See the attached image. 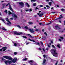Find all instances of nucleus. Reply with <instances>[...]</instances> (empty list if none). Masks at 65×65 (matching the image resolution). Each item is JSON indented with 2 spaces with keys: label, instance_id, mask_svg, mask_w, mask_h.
<instances>
[{
  "label": "nucleus",
  "instance_id": "nucleus-1",
  "mask_svg": "<svg viewBox=\"0 0 65 65\" xmlns=\"http://www.w3.org/2000/svg\"><path fill=\"white\" fill-rule=\"evenodd\" d=\"M14 34H16V35H20L21 34H23L24 35H26V34L25 33H24L23 34V32H20L19 33H18V32L16 31H14Z\"/></svg>",
  "mask_w": 65,
  "mask_h": 65
},
{
  "label": "nucleus",
  "instance_id": "nucleus-2",
  "mask_svg": "<svg viewBox=\"0 0 65 65\" xmlns=\"http://www.w3.org/2000/svg\"><path fill=\"white\" fill-rule=\"evenodd\" d=\"M9 15H10V14H12V17H14V18H18V17L17 16V15H16L14 13H11V12H10V11H9Z\"/></svg>",
  "mask_w": 65,
  "mask_h": 65
},
{
  "label": "nucleus",
  "instance_id": "nucleus-3",
  "mask_svg": "<svg viewBox=\"0 0 65 65\" xmlns=\"http://www.w3.org/2000/svg\"><path fill=\"white\" fill-rule=\"evenodd\" d=\"M3 57L7 59H9V60L10 61H12V60H13V59H12V58L9 57L8 56H3Z\"/></svg>",
  "mask_w": 65,
  "mask_h": 65
},
{
  "label": "nucleus",
  "instance_id": "nucleus-4",
  "mask_svg": "<svg viewBox=\"0 0 65 65\" xmlns=\"http://www.w3.org/2000/svg\"><path fill=\"white\" fill-rule=\"evenodd\" d=\"M9 5V9H10V10H11V11H12V12H13V9H12L11 8V5H10L9 3H8V4L7 5H6V6H7L8 5Z\"/></svg>",
  "mask_w": 65,
  "mask_h": 65
},
{
  "label": "nucleus",
  "instance_id": "nucleus-5",
  "mask_svg": "<svg viewBox=\"0 0 65 65\" xmlns=\"http://www.w3.org/2000/svg\"><path fill=\"white\" fill-rule=\"evenodd\" d=\"M56 50H55L54 49H52L50 51V52L52 55L56 53Z\"/></svg>",
  "mask_w": 65,
  "mask_h": 65
},
{
  "label": "nucleus",
  "instance_id": "nucleus-6",
  "mask_svg": "<svg viewBox=\"0 0 65 65\" xmlns=\"http://www.w3.org/2000/svg\"><path fill=\"white\" fill-rule=\"evenodd\" d=\"M19 4L22 6V7L21 8L24 7L25 4L24 3H23V2H20L19 3Z\"/></svg>",
  "mask_w": 65,
  "mask_h": 65
},
{
  "label": "nucleus",
  "instance_id": "nucleus-7",
  "mask_svg": "<svg viewBox=\"0 0 65 65\" xmlns=\"http://www.w3.org/2000/svg\"><path fill=\"white\" fill-rule=\"evenodd\" d=\"M6 21H7L8 22V23H7V24L8 25H9L10 24H11V23L10 22V21H9V19H8V18H7L6 19Z\"/></svg>",
  "mask_w": 65,
  "mask_h": 65
},
{
  "label": "nucleus",
  "instance_id": "nucleus-8",
  "mask_svg": "<svg viewBox=\"0 0 65 65\" xmlns=\"http://www.w3.org/2000/svg\"><path fill=\"white\" fill-rule=\"evenodd\" d=\"M17 60H18V59H17V58H15L14 59H13L12 60V62H13V63H15V62H16L17 61Z\"/></svg>",
  "mask_w": 65,
  "mask_h": 65
},
{
  "label": "nucleus",
  "instance_id": "nucleus-9",
  "mask_svg": "<svg viewBox=\"0 0 65 65\" xmlns=\"http://www.w3.org/2000/svg\"><path fill=\"white\" fill-rule=\"evenodd\" d=\"M29 31H30V32L31 33H35V32L34 31V30H33V29H32L31 28H30L29 29Z\"/></svg>",
  "mask_w": 65,
  "mask_h": 65
},
{
  "label": "nucleus",
  "instance_id": "nucleus-10",
  "mask_svg": "<svg viewBox=\"0 0 65 65\" xmlns=\"http://www.w3.org/2000/svg\"><path fill=\"white\" fill-rule=\"evenodd\" d=\"M7 47H3L2 48V49H4L3 50V52H5V51H6V49H7Z\"/></svg>",
  "mask_w": 65,
  "mask_h": 65
},
{
  "label": "nucleus",
  "instance_id": "nucleus-11",
  "mask_svg": "<svg viewBox=\"0 0 65 65\" xmlns=\"http://www.w3.org/2000/svg\"><path fill=\"white\" fill-rule=\"evenodd\" d=\"M55 27L56 29H58V30H59V29H61L60 27H59V26H58V25H56L55 26Z\"/></svg>",
  "mask_w": 65,
  "mask_h": 65
},
{
  "label": "nucleus",
  "instance_id": "nucleus-12",
  "mask_svg": "<svg viewBox=\"0 0 65 65\" xmlns=\"http://www.w3.org/2000/svg\"><path fill=\"white\" fill-rule=\"evenodd\" d=\"M46 60L44 59L43 60V62L42 63L43 65H45V62H46Z\"/></svg>",
  "mask_w": 65,
  "mask_h": 65
},
{
  "label": "nucleus",
  "instance_id": "nucleus-13",
  "mask_svg": "<svg viewBox=\"0 0 65 65\" xmlns=\"http://www.w3.org/2000/svg\"><path fill=\"white\" fill-rule=\"evenodd\" d=\"M27 34V35H28L29 37H31V38H34L35 37L34 36L33 37H32V36L31 35H30V34Z\"/></svg>",
  "mask_w": 65,
  "mask_h": 65
},
{
  "label": "nucleus",
  "instance_id": "nucleus-14",
  "mask_svg": "<svg viewBox=\"0 0 65 65\" xmlns=\"http://www.w3.org/2000/svg\"><path fill=\"white\" fill-rule=\"evenodd\" d=\"M28 40H30V41H33V42H36L35 41V40H31V39L30 38H29Z\"/></svg>",
  "mask_w": 65,
  "mask_h": 65
},
{
  "label": "nucleus",
  "instance_id": "nucleus-15",
  "mask_svg": "<svg viewBox=\"0 0 65 65\" xmlns=\"http://www.w3.org/2000/svg\"><path fill=\"white\" fill-rule=\"evenodd\" d=\"M57 47L59 48H61L60 45L59 44L58 45H57Z\"/></svg>",
  "mask_w": 65,
  "mask_h": 65
},
{
  "label": "nucleus",
  "instance_id": "nucleus-16",
  "mask_svg": "<svg viewBox=\"0 0 65 65\" xmlns=\"http://www.w3.org/2000/svg\"><path fill=\"white\" fill-rule=\"evenodd\" d=\"M5 63L6 64V65H8V64H7V63H8V60L5 61Z\"/></svg>",
  "mask_w": 65,
  "mask_h": 65
},
{
  "label": "nucleus",
  "instance_id": "nucleus-17",
  "mask_svg": "<svg viewBox=\"0 0 65 65\" xmlns=\"http://www.w3.org/2000/svg\"><path fill=\"white\" fill-rule=\"evenodd\" d=\"M56 54H57V53H54V54H53L52 55H53V56H54V57H57V56L56 55Z\"/></svg>",
  "mask_w": 65,
  "mask_h": 65
},
{
  "label": "nucleus",
  "instance_id": "nucleus-18",
  "mask_svg": "<svg viewBox=\"0 0 65 65\" xmlns=\"http://www.w3.org/2000/svg\"><path fill=\"white\" fill-rule=\"evenodd\" d=\"M62 14L60 15V17H59L58 19H61V18H63V17L62 16Z\"/></svg>",
  "mask_w": 65,
  "mask_h": 65
},
{
  "label": "nucleus",
  "instance_id": "nucleus-19",
  "mask_svg": "<svg viewBox=\"0 0 65 65\" xmlns=\"http://www.w3.org/2000/svg\"><path fill=\"white\" fill-rule=\"evenodd\" d=\"M33 61L32 60H30L28 62V63H30V64H31V63H33Z\"/></svg>",
  "mask_w": 65,
  "mask_h": 65
},
{
  "label": "nucleus",
  "instance_id": "nucleus-20",
  "mask_svg": "<svg viewBox=\"0 0 65 65\" xmlns=\"http://www.w3.org/2000/svg\"><path fill=\"white\" fill-rule=\"evenodd\" d=\"M43 15V13H41L40 14V15H39V16L40 17H41V16L42 15Z\"/></svg>",
  "mask_w": 65,
  "mask_h": 65
},
{
  "label": "nucleus",
  "instance_id": "nucleus-21",
  "mask_svg": "<svg viewBox=\"0 0 65 65\" xmlns=\"http://www.w3.org/2000/svg\"><path fill=\"white\" fill-rule=\"evenodd\" d=\"M61 11H63L64 12V11H65V9L63 8L61 9Z\"/></svg>",
  "mask_w": 65,
  "mask_h": 65
},
{
  "label": "nucleus",
  "instance_id": "nucleus-22",
  "mask_svg": "<svg viewBox=\"0 0 65 65\" xmlns=\"http://www.w3.org/2000/svg\"><path fill=\"white\" fill-rule=\"evenodd\" d=\"M2 29L3 30H4V31H7V29H6L3 28H2Z\"/></svg>",
  "mask_w": 65,
  "mask_h": 65
},
{
  "label": "nucleus",
  "instance_id": "nucleus-23",
  "mask_svg": "<svg viewBox=\"0 0 65 65\" xmlns=\"http://www.w3.org/2000/svg\"><path fill=\"white\" fill-rule=\"evenodd\" d=\"M26 5H27V7H30V5L29 4L26 3Z\"/></svg>",
  "mask_w": 65,
  "mask_h": 65
},
{
  "label": "nucleus",
  "instance_id": "nucleus-24",
  "mask_svg": "<svg viewBox=\"0 0 65 65\" xmlns=\"http://www.w3.org/2000/svg\"><path fill=\"white\" fill-rule=\"evenodd\" d=\"M22 37L24 38H25V39H27V37L26 36H23Z\"/></svg>",
  "mask_w": 65,
  "mask_h": 65
},
{
  "label": "nucleus",
  "instance_id": "nucleus-25",
  "mask_svg": "<svg viewBox=\"0 0 65 65\" xmlns=\"http://www.w3.org/2000/svg\"><path fill=\"white\" fill-rule=\"evenodd\" d=\"M11 63H12V61L8 60V63H9V64H11Z\"/></svg>",
  "mask_w": 65,
  "mask_h": 65
},
{
  "label": "nucleus",
  "instance_id": "nucleus-26",
  "mask_svg": "<svg viewBox=\"0 0 65 65\" xmlns=\"http://www.w3.org/2000/svg\"><path fill=\"white\" fill-rule=\"evenodd\" d=\"M52 2H50L48 3L49 4L50 6H51V5H52Z\"/></svg>",
  "mask_w": 65,
  "mask_h": 65
},
{
  "label": "nucleus",
  "instance_id": "nucleus-27",
  "mask_svg": "<svg viewBox=\"0 0 65 65\" xmlns=\"http://www.w3.org/2000/svg\"><path fill=\"white\" fill-rule=\"evenodd\" d=\"M28 23L30 25H32V24H33V23L31 22H29Z\"/></svg>",
  "mask_w": 65,
  "mask_h": 65
},
{
  "label": "nucleus",
  "instance_id": "nucleus-28",
  "mask_svg": "<svg viewBox=\"0 0 65 65\" xmlns=\"http://www.w3.org/2000/svg\"><path fill=\"white\" fill-rule=\"evenodd\" d=\"M4 12H5V13H7V10H5Z\"/></svg>",
  "mask_w": 65,
  "mask_h": 65
},
{
  "label": "nucleus",
  "instance_id": "nucleus-29",
  "mask_svg": "<svg viewBox=\"0 0 65 65\" xmlns=\"http://www.w3.org/2000/svg\"><path fill=\"white\" fill-rule=\"evenodd\" d=\"M52 22H50L49 23H47L46 24V25H50V24H51Z\"/></svg>",
  "mask_w": 65,
  "mask_h": 65
},
{
  "label": "nucleus",
  "instance_id": "nucleus-30",
  "mask_svg": "<svg viewBox=\"0 0 65 65\" xmlns=\"http://www.w3.org/2000/svg\"><path fill=\"white\" fill-rule=\"evenodd\" d=\"M35 44H36V45H40V44H39V43L38 42L37 43V44L36 43Z\"/></svg>",
  "mask_w": 65,
  "mask_h": 65
},
{
  "label": "nucleus",
  "instance_id": "nucleus-31",
  "mask_svg": "<svg viewBox=\"0 0 65 65\" xmlns=\"http://www.w3.org/2000/svg\"><path fill=\"white\" fill-rule=\"evenodd\" d=\"M36 5V3H35L33 4V5L34 6H35Z\"/></svg>",
  "mask_w": 65,
  "mask_h": 65
},
{
  "label": "nucleus",
  "instance_id": "nucleus-32",
  "mask_svg": "<svg viewBox=\"0 0 65 65\" xmlns=\"http://www.w3.org/2000/svg\"><path fill=\"white\" fill-rule=\"evenodd\" d=\"M40 42V43H41V44L42 45H43V43L42 42V41H41Z\"/></svg>",
  "mask_w": 65,
  "mask_h": 65
},
{
  "label": "nucleus",
  "instance_id": "nucleus-33",
  "mask_svg": "<svg viewBox=\"0 0 65 65\" xmlns=\"http://www.w3.org/2000/svg\"><path fill=\"white\" fill-rule=\"evenodd\" d=\"M27 59H28L27 58H25L23 59V60H24V61H27Z\"/></svg>",
  "mask_w": 65,
  "mask_h": 65
},
{
  "label": "nucleus",
  "instance_id": "nucleus-34",
  "mask_svg": "<svg viewBox=\"0 0 65 65\" xmlns=\"http://www.w3.org/2000/svg\"><path fill=\"white\" fill-rule=\"evenodd\" d=\"M14 46H16L17 45V43H14Z\"/></svg>",
  "mask_w": 65,
  "mask_h": 65
},
{
  "label": "nucleus",
  "instance_id": "nucleus-35",
  "mask_svg": "<svg viewBox=\"0 0 65 65\" xmlns=\"http://www.w3.org/2000/svg\"><path fill=\"white\" fill-rule=\"evenodd\" d=\"M46 7H47V8H50V7L48 5H46Z\"/></svg>",
  "mask_w": 65,
  "mask_h": 65
},
{
  "label": "nucleus",
  "instance_id": "nucleus-36",
  "mask_svg": "<svg viewBox=\"0 0 65 65\" xmlns=\"http://www.w3.org/2000/svg\"><path fill=\"white\" fill-rule=\"evenodd\" d=\"M56 63L55 64V65H57V64H58V61H56Z\"/></svg>",
  "mask_w": 65,
  "mask_h": 65
},
{
  "label": "nucleus",
  "instance_id": "nucleus-37",
  "mask_svg": "<svg viewBox=\"0 0 65 65\" xmlns=\"http://www.w3.org/2000/svg\"><path fill=\"white\" fill-rule=\"evenodd\" d=\"M60 38L62 39H64V38L62 37H60Z\"/></svg>",
  "mask_w": 65,
  "mask_h": 65
},
{
  "label": "nucleus",
  "instance_id": "nucleus-38",
  "mask_svg": "<svg viewBox=\"0 0 65 65\" xmlns=\"http://www.w3.org/2000/svg\"><path fill=\"white\" fill-rule=\"evenodd\" d=\"M52 46L53 47V48H56L53 45H52Z\"/></svg>",
  "mask_w": 65,
  "mask_h": 65
},
{
  "label": "nucleus",
  "instance_id": "nucleus-39",
  "mask_svg": "<svg viewBox=\"0 0 65 65\" xmlns=\"http://www.w3.org/2000/svg\"><path fill=\"white\" fill-rule=\"evenodd\" d=\"M44 34H45V35H46V36H47V34H46V32H44Z\"/></svg>",
  "mask_w": 65,
  "mask_h": 65
},
{
  "label": "nucleus",
  "instance_id": "nucleus-40",
  "mask_svg": "<svg viewBox=\"0 0 65 65\" xmlns=\"http://www.w3.org/2000/svg\"><path fill=\"white\" fill-rule=\"evenodd\" d=\"M14 54L15 55H16L17 54V52H15L14 53Z\"/></svg>",
  "mask_w": 65,
  "mask_h": 65
},
{
  "label": "nucleus",
  "instance_id": "nucleus-41",
  "mask_svg": "<svg viewBox=\"0 0 65 65\" xmlns=\"http://www.w3.org/2000/svg\"><path fill=\"white\" fill-rule=\"evenodd\" d=\"M24 28L25 29H28V27H27V26H25V27H24Z\"/></svg>",
  "mask_w": 65,
  "mask_h": 65
},
{
  "label": "nucleus",
  "instance_id": "nucleus-42",
  "mask_svg": "<svg viewBox=\"0 0 65 65\" xmlns=\"http://www.w3.org/2000/svg\"><path fill=\"white\" fill-rule=\"evenodd\" d=\"M31 2H32L33 1V2H35V1H36V0H31Z\"/></svg>",
  "mask_w": 65,
  "mask_h": 65
},
{
  "label": "nucleus",
  "instance_id": "nucleus-43",
  "mask_svg": "<svg viewBox=\"0 0 65 65\" xmlns=\"http://www.w3.org/2000/svg\"><path fill=\"white\" fill-rule=\"evenodd\" d=\"M1 20H2V21H3V22H4V19H1Z\"/></svg>",
  "mask_w": 65,
  "mask_h": 65
},
{
  "label": "nucleus",
  "instance_id": "nucleus-44",
  "mask_svg": "<svg viewBox=\"0 0 65 65\" xmlns=\"http://www.w3.org/2000/svg\"><path fill=\"white\" fill-rule=\"evenodd\" d=\"M51 1H52V2L53 4H54V3H55L54 2L53 0H51Z\"/></svg>",
  "mask_w": 65,
  "mask_h": 65
},
{
  "label": "nucleus",
  "instance_id": "nucleus-45",
  "mask_svg": "<svg viewBox=\"0 0 65 65\" xmlns=\"http://www.w3.org/2000/svg\"><path fill=\"white\" fill-rule=\"evenodd\" d=\"M17 27H19V28H21V26L19 25H17Z\"/></svg>",
  "mask_w": 65,
  "mask_h": 65
},
{
  "label": "nucleus",
  "instance_id": "nucleus-46",
  "mask_svg": "<svg viewBox=\"0 0 65 65\" xmlns=\"http://www.w3.org/2000/svg\"><path fill=\"white\" fill-rule=\"evenodd\" d=\"M36 22H37V23H39V21L38 20H36Z\"/></svg>",
  "mask_w": 65,
  "mask_h": 65
},
{
  "label": "nucleus",
  "instance_id": "nucleus-47",
  "mask_svg": "<svg viewBox=\"0 0 65 65\" xmlns=\"http://www.w3.org/2000/svg\"><path fill=\"white\" fill-rule=\"evenodd\" d=\"M35 31H37H37H38V30L37 29H36V30H35Z\"/></svg>",
  "mask_w": 65,
  "mask_h": 65
},
{
  "label": "nucleus",
  "instance_id": "nucleus-48",
  "mask_svg": "<svg viewBox=\"0 0 65 65\" xmlns=\"http://www.w3.org/2000/svg\"><path fill=\"white\" fill-rule=\"evenodd\" d=\"M43 56L44 58H45V57H46V56L45 55H43Z\"/></svg>",
  "mask_w": 65,
  "mask_h": 65
},
{
  "label": "nucleus",
  "instance_id": "nucleus-49",
  "mask_svg": "<svg viewBox=\"0 0 65 65\" xmlns=\"http://www.w3.org/2000/svg\"><path fill=\"white\" fill-rule=\"evenodd\" d=\"M40 7H43V5H40Z\"/></svg>",
  "mask_w": 65,
  "mask_h": 65
},
{
  "label": "nucleus",
  "instance_id": "nucleus-50",
  "mask_svg": "<svg viewBox=\"0 0 65 65\" xmlns=\"http://www.w3.org/2000/svg\"><path fill=\"white\" fill-rule=\"evenodd\" d=\"M29 43V42L27 43H26V44L27 45H28V44H29V43Z\"/></svg>",
  "mask_w": 65,
  "mask_h": 65
},
{
  "label": "nucleus",
  "instance_id": "nucleus-51",
  "mask_svg": "<svg viewBox=\"0 0 65 65\" xmlns=\"http://www.w3.org/2000/svg\"><path fill=\"white\" fill-rule=\"evenodd\" d=\"M42 50H43V51H44V52H45V50H44V48H42Z\"/></svg>",
  "mask_w": 65,
  "mask_h": 65
},
{
  "label": "nucleus",
  "instance_id": "nucleus-52",
  "mask_svg": "<svg viewBox=\"0 0 65 65\" xmlns=\"http://www.w3.org/2000/svg\"><path fill=\"white\" fill-rule=\"evenodd\" d=\"M39 9V8L37 7L35 9H36V10H37V9Z\"/></svg>",
  "mask_w": 65,
  "mask_h": 65
},
{
  "label": "nucleus",
  "instance_id": "nucleus-53",
  "mask_svg": "<svg viewBox=\"0 0 65 65\" xmlns=\"http://www.w3.org/2000/svg\"><path fill=\"white\" fill-rule=\"evenodd\" d=\"M52 13H55V12H51Z\"/></svg>",
  "mask_w": 65,
  "mask_h": 65
},
{
  "label": "nucleus",
  "instance_id": "nucleus-54",
  "mask_svg": "<svg viewBox=\"0 0 65 65\" xmlns=\"http://www.w3.org/2000/svg\"><path fill=\"white\" fill-rule=\"evenodd\" d=\"M25 11H29V9H28L26 10H25Z\"/></svg>",
  "mask_w": 65,
  "mask_h": 65
},
{
  "label": "nucleus",
  "instance_id": "nucleus-55",
  "mask_svg": "<svg viewBox=\"0 0 65 65\" xmlns=\"http://www.w3.org/2000/svg\"><path fill=\"white\" fill-rule=\"evenodd\" d=\"M39 24L40 25V26H41L42 24L41 23H39Z\"/></svg>",
  "mask_w": 65,
  "mask_h": 65
},
{
  "label": "nucleus",
  "instance_id": "nucleus-56",
  "mask_svg": "<svg viewBox=\"0 0 65 65\" xmlns=\"http://www.w3.org/2000/svg\"><path fill=\"white\" fill-rule=\"evenodd\" d=\"M39 50H40V51H41V50H41V48H39Z\"/></svg>",
  "mask_w": 65,
  "mask_h": 65
},
{
  "label": "nucleus",
  "instance_id": "nucleus-57",
  "mask_svg": "<svg viewBox=\"0 0 65 65\" xmlns=\"http://www.w3.org/2000/svg\"><path fill=\"white\" fill-rule=\"evenodd\" d=\"M59 40L60 41H62V40H61V39H59Z\"/></svg>",
  "mask_w": 65,
  "mask_h": 65
},
{
  "label": "nucleus",
  "instance_id": "nucleus-58",
  "mask_svg": "<svg viewBox=\"0 0 65 65\" xmlns=\"http://www.w3.org/2000/svg\"><path fill=\"white\" fill-rule=\"evenodd\" d=\"M59 22L61 24H62V22H61V21L60 20L59 21Z\"/></svg>",
  "mask_w": 65,
  "mask_h": 65
},
{
  "label": "nucleus",
  "instance_id": "nucleus-59",
  "mask_svg": "<svg viewBox=\"0 0 65 65\" xmlns=\"http://www.w3.org/2000/svg\"><path fill=\"white\" fill-rule=\"evenodd\" d=\"M37 17V15H35L34 16V17Z\"/></svg>",
  "mask_w": 65,
  "mask_h": 65
},
{
  "label": "nucleus",
  "instance_id": "nucleus-60",
  "mask_svg": "<svg viewBox=\"0 0 65 65\" xmlns=\"http://www.w3.org/2000/svg\"><path fill=\"white\" fill-rule=\"evenodd\" d=\"M29 10L30 11H32V9H29Z\"/></svg>",
  "mask_w": 65,
  "mask_h": 65
},
{
  "label": "nucleus",
  "instance_id": "nucleus-61",
  "mask_svg": "<svg viewBox=\"0 0 65 65\" xmlns=\"http://www.w3.org/2000/svg\"><path fill=\"white\" fill-rule=\"evenodd\" d=\"M2 61H4V58H2Z\"/></svg>",
  "mask_w": 65,
  "mask_h": 65
},
{
  "label": "nucleus",
  "instance_id": "nucleus-62",
  "mask_svg": "<svg viewBox=\"0 0 65 65\" xmlns=\"http://www.w3.org/2000/svg\"><path fill=\"white\" fill-rule=\"evenodd\" d=\"M3 5L5 6V4H3Z\"/></svg>",
  "mask_w": 65,
  "mask_h": 65
},
{
  "label": "nucleus",
  "instance_id": "nucleus-63",
  "mask_svg": "<svg viewBox=\"0 0 65 65\" xmlns=\"http://www.w3.org/2000/svg\"><path fill=\"white\" fill-rule=\"evenodd\" d=\"M48 47H51V46H50V45H48Z\"/></svg>",
  "mask_w": 65,
  "mask_h": 65
},
{
  "label": "nucleus",
  "instance_id": "nucleus-64",
  "mask_svg": "<svg viewBox=\"0 0 65 65\" xmlns=\"http://www.w3.org/2000/svg\"><path fill=\"white\" fill-rule=\"evenodd\" d=\"M46 50L47 51H48V48H46Z\"/></svg>",
  "mask_w": 65,
  "mask_h": 65
}]
</instances>
